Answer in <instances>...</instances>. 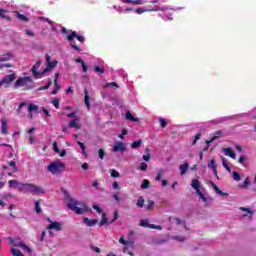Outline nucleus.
Masks as SVG:
<instances>
[{
  "label": "nucleus",
  "mask_w": 256,
  "mask_h": 256,
  "mask_svg": "<svg viewBox=\"0 0 256 256\" xmlns=\"http://www.w3.org/2000/svg\"><path fill=\"white\" fill-rule=\"evenodd\" d=\"M106 89L116 87V89H119V85L115 82H108L104 85Z\"/></svg>",
  "instance_id": "obj_39"
},
{
  "label": "nucleus",
  "mask_w": 256,
  "mask_h": 256,
  "mask_svg": "<svg viewBox=\"0 0 256 256\" xmlns=\"http://www.w3.org/2000/svg\"><path fill=\"white\" fill-rule=\"evenodd\" d=\"M57 60L51 61V56L49 54H46V67L43 69V73H49V71H53L55 67H57Z\"/></svg>",
  "instance_id": "obj_6"
},
{
  "label": "nucleus",
  "mask_w": 256,
  "mask_h": 256,
  "mask_svg": "<svg viewBox=\"0 0 256 256\" xmlns=\"http://www.w3.org/2000/svg\"><path fill=\"white\" fill-rule=\"evenodd\" d=\"M8 240L10 241V245H13V247H21V249H23L24 251H27V253L31 255L32 250L25 243L23 242L16 243L15 240H13V238H8Z\"/></svg>",
  "instance_id": "obj_9"
},
{
  "label": "nucleus",
  "mask_w": 256,
  "mask_h": 256,
  "mask_svg": "<svg viewBox=\"0 0 256 256\" xmlns=\"http://www.w3.org/2000/svg\"><path fill=\"white\" fill-rule=\"evenodd\" d=\"M49 225L46 227V229L48 230H53V231H62L63 230V222H59V221H54L51 222L49 219Z\"/></svg>",
  "instance_id": "obj_10"
},
{
  "label": "nucleus",
  "mask_w": 256,
  "mask_h": 256,
  "mask_svg": "<svg viewBox=\"0 0 256 256\" xmlns=\"http://www.w3.org/2000/svg\"><path fill=\"white\" fill-rule=\"evenodd\" d=\"M239 210L244 211V214H242V217H248V219H251L253 217L254 212L251 211V209L245 208V207H240Z\"/></svg>",
  "instance_id": "obj_16"
},
{
  "label": "nucleus",
  "mask_w": 256,
  "mask_h": 256,
  "mask_svg": "<svg viewBox=\"0 0 256 256\" xmlns=\"http://www.w3.org/2000/svg\"><path fill=\"white\" fill-rule=\"evenodd\" d=\"M147 11L148 12L161 11L163 14H158L159 17H162V19H164V21H173V17H171V15H172L171 11H173V9L168 8L167 6L159 7V6L155 5L152 8L150 7L148 9L137 8L135 10V13H137V15H141L143 13H147Z\"/></svg>",
  "instance_id": "obj_2"
},
{
  "label": "nucleus",
  "mask_w": 256,
  "mask_h": 256,
  "mask_svg": "<svg viewBox=\"0 0 256 256\" xmlns=\"http://www.w3.org/2000/svg\"><path fill=\"white\" fill-rule=\"evenodd\" d=\"M10 167H12L13 171H17V166L15 165L14 161L10 162Z\"/></svg>",
  "instance_id": "obj_64"
},
{
  "label": "nucleus",
  "mask_w": 256,
  "mask_h": 256,
  "mask_svg": "<svg viewBox=\"0 0 256 256\" xmlns=\"http://www.w3.org/2000/svg\"><path fill=\"white\" fill-rule=\"evenodd\" d=\"M222 133L223 132H221V130L215 132L214 136L210 140H206V144L211 145L213 141H216V139H219V137H221Z\"/></svg>",
  "instance_id": "obj_23"
},
{
  "label": "nucleus",
  "mask_w": 256,
  "mask_h": 256,
  "mask_svg": "<svg viewBox=\"0 0 256 256\" xmlns=\"http://www.w3.org/2000/svg\"><path fill=\"white\" fill-rule=\"evenodd\" d=\"M76 63H80L82 65V71L87 73V66L85 65V61H83V59L77 58Z\"/></svg>",
  "instance_id": "obj_34"
},
{
  "label": "nucleus",
  "mask_w": 256,
  "mask_h": 256,
  "mask_svg": "<svg viewBox=\"0 0 256 256\" xmlns=\"http://www.w3.org/2000/svg\"><path fill=\"white\" fill-rule=\"evenodd\" d=\"M50 85H52L51 80L48 81V83H47L46 86H41V87H39V88H38V91H45V90H47V89L49 88Z\"/></svg>",
  "instance_id": "obj_48"
},
{
  "label": "nucleus",
  "mask_w": 256,
  "mask_h": 256,
  "mask_svg": "<svg viewBox=\"0 0 256 256\" xmlns=\"http://www.w3.org/2000/svg\"><path fill=\"white\" fill-rule=\"evenodd\" d=\"M139 169H140V171H147V163L141 162Z\"/></svg>",
  "instance_id": "obj_53"
},
{
  "label": "nucleus",
  "mask_w": 256,
  "mask_h": 256,
  "mask_svg": "<svg viewBox=\"0 0 256 256\" xmlns=\"http://www.w3.org/2000/svg\"><path fill=\"white\" fill-rule=\"evenodd\" d=\"M199 139H201V133H198L194 136V140L192 142V145H195L199 141Z\"/></svg>",
  "instance_id": "obj_54"
},
{
  "label": "nucleus",
  "mask_w": 256,
  "mask_h": 256,
  "mask_svg": "<svg viewBox=\"0 0 256 256\" xmlns=\"http://www.w3.org/2000/svg\"><path fill=\"white\" fill-rule=\"evenodd\" d=\"M15 79V74H10L5 76L1 81H0V87L2 85H9V83H13V80Z\"/></svg>",
  "instance_id": "obj_14"
},
{
  "label": "nucleus",
  "mask_w": 256,
  "mask_h": 256,
  "mask_svg": "<svg viewBox=\"0 0 256 256\" xmlns=\"http://www.w3.org/2000/svg\"><path fill=\"white\" fill-rule=\"evenodd\" d=\"M47 171L52 175L63 173V171H65V163L61 162V160L51 162L47 167Z\"/></svg>",
  "instance_id": "obj_5"
},
{
  "label": "nucleus",
  "mask_w": 256,
  "mask_h": 256,
  "mask_svg": "<svg viewBox=\"0 0 256 256\" xmlns=\"http://www.w3.org/2000/svg\"><path fill=\"white\" fill-rule=\"evenodd\" d=\"M116 219H119V212L117 211L114 212V218L109 222V225H111L112 223H115Z\"/></svg>",
  "instance_id": "obj_57"
},
{
  "label": "nucleus",
  "mask_w": 256,
  "mask_h": 256,
  "mask_svg": "<svg viewBox=\"0 0 256 256\" xmlns=\"http://www.w3.org/2000/svg\"><path fill=\"white\" fill-rule=\"evenodd\" d=\"M165 171L163 169H160L156 175V181H161V177H163V174Z\"/></svg>",
  "instance_id": "obj_47"
},
{
  "label": "nucleus",
  "mask_w": 256,
  "mask_h": 256,
  "mask_svg": "<svg viewBox=\"0 0 256 256\" xmlns=\"http://www.w3.org/2000/svg\"><path fill=\"white\" fill-rule=\"evenodd\" d=\"M39 19H41L42 21H46L48 25H51L53 33H57V26L53 25V21L43 17H40Z\"/></svg>",
  "instance_id": "obj_27"
},
{
  "label": "nucleus",
  "mask_w": 256,
  "mask_h": 256,
  "mask_svg": "<svg viewBox=\"0 0 256 256\" xmlns=\"http://www.w3.org/2000/svg\"><path fill=\"white\" fill-rule=\"evenodd\" d=\"M9 187H18L19 182L16 180H10L9 182Z\"/></svg>",
  "instance_id": "obj_50"
},
{
  "label": "nucleus",
  "mask_w": 256,
  "mask_h": 256,
  "mask_svg": "<svg viewBox=\"0 0 256 256\" xmlns=\"http://www.w3.org/2000/svg\"><path fill=\"white\" fill-rule=\"evenodd\" d=\"M121 3H132V5H145V3H161V0H120Z\"/></svg>",
  "instance_id": "obj_7"
},
{
  "label": "nucleus",
  "mask_w": 256,
  "mask_h": 256,
  "mask_svg": "<svg viewBox=\"0 0 256 256\" xmlns=\"http://www.w3.org/2000/svg\"><path fill=\"white\" fill-rule=\"evenodd\" d=\"M75 38L80 41V43H83V41H85V37L77 35V32L75 31L67 36V40L69 41V43H73V39Z\"/></svg>",
  "instance_id": "obj_13"
},
{
  "label": "nucleus",
  "mask_w": 256,
  "mask_h": 256,
  "mask_svg": "<svg viewBox=\"0 0 256 256\" xmlns=\"http://www.w3.org/2000/svg\"><path fill=\"white\" fill-rule=\"evenodd\" d=\"M0 17H2V19H7L8 21L11 20V17L7 15V10L5 9H0Z\"/></svg>",
  "instance_id": "obj_32"
},
{
  "label": "nucleus",
  "mask_w": 256,
  "mask_h": 256,
  "mask_svg": "<svg viewBox=\"0 0 256 256\" xmlns=\"http://www.w3.org/2000/svg\"><path fill=\"white\" fill-rule=\"evenodd\" d=\"M251 185V179L249 177L245 178L242 185H240L241 189H247Z\"/></svg>",
  "instance_id": "obj_33"
},
{
  "label": "nucleus",
  "mask_w": 256,
  "mask_h": 256,
  "mask_svg": "<svg viewBox=\"0 0 256 256\" xmlns=\"http://www.w3.org/2000/svg\"><path fill=\"white\" fill-rule=\"evenodd\" d=\"M232 178L234 179V181H241V175L239 174V172H233Z\"/></svg>",
  "instance_id": "obj_46"
},
{
  "label": "nucleus",
  "mask_w": 256,
  "mask_h": 256,
  "mask_svg": "<svg viewBox=\"0 0 256 256\" xmlns=\"http://www.w3.org/2000/svg\"><path fill=\"white\" fill-rule=\"evenodd\" d=\"M92 207L99 215H103V213H105L97 204H94Z\"/></svg>",
  "instance_id": "obj_44"
},
{
  "label": "nucleus",
  "mask_w": 256,
  "mask_h": 256,
  "mask_svg": "<svg viewBox=\"0 0 256 256\" xmlns=\"http://www.w3.org/2000/svg\"><path fill=\"white\" fill-rule=\"evenodd\" d=\"M53 149L56 153H61V150H59V146H57V142H53Z\"/></svg>",
  "instance_id": "obj_59"
},
{
  "label": "nucleus",
  "mask_w": 256,
  "mask_h": 256,
  "mask_svg": "<svg viewBox=\"0 0 256 256\" xmlns=\"http://www.w3.org/2000/svg\"><path fill=\"white\" fill-rule=\"evenodd\" d=\"M196 193L199 196V198L201 199V201L203 203H205V205H207V197H205V194H203V192H201V190H198Z\"/></svg>",
  "instance_id": "obj_35"
},
{
  "label": "nucleus",
  "mask_w": 256,
  "mask_h": 256,
  "mask_svg": "<svg viewBox=\"0 0 256 256\" xmlns=\"http://www.w3.org/2000/svg\"><path fill=\"white\" fill-rule=\"evenodd\" d=\"M126 149H127V147L125 146V143L119 142V141L115 142V144L112 147L113 153H117L119 151L121 153H125Z\"/></svg>",
  "instance_id": "obj_11"
},
{
  "label": "nucleus",
  "mask_w": 256,
  "mask_h": 256,
  "mask_svg": "<svg viewBox=\"0 0 256 256\" xmlns=\"http://www.w3.org/2000/svg\"><path fill=\"white\" fill-rule=\"evenodd\" d=\"M35 211L36 213H41V205L39 204V201H35Z\"/></svg>",
  "instance_id": "obj_52"
},
{
  "label": "nucleus",
  "mask_w": 256,
  "mask_h": 256,
  "mask_svg": "<svg viewBox=\"0 0 256 256\" xmlns=\"http://www.w3.org/2000/svg\"><path fill=\"white\" fill-rule=\"evenodd\" d=\"M84 103L88 109H90L91 104L89 103V93L87 92V89L84 90Z\"/></svg>",
  "instance_id": "obj_28"
},
{
  "label": "nucleus",
  "mask_w": 256,
  "mask_h": 256,
  "mask_svg": "<svg viewBox=\"0 0 256 256\" xmlns=\"http://www.w3.org/2000/svg\"><path fill=\"white\" fill-rule=\"evenodd\" d=\"M222 165L226 169V171H228V173H231V168L229 167L227 158H222Z\"/></svg>",
  "instance_id": "obj_36"
},
{
  "label": "nucleus",
  "mask_w": 256,
  "mask_h": 256,
  "mask_svg": "<svg viewBox=\"0 0 256 256\" xmlns=\"http://www.w3.org/2000/svg\"><path fill=\"white\" fill-rule=\"evenodd\" d=\"M99 225L100 227H103V225H107V214L102 213V219L100 220Z\"/></svg>",
  "instance_id": "obj_40"
},
{
  "label": "nucleus",
  "mask_w": 256,
  "mask_h": 256,
  "mask_svg": "<svg viewBox=\"0 0 256 256\" xmlns=\"http://www.w3.org/2000/svg\"><path fill=\"white\" fill-rule=\"evenodd\" d=\"M35 141H36L35 136L30 135L29 136V143H30V145H33V143H35Z\"/></svg>",
  "instance_id": "obj_63"
},
{
  "label": "nucleus",
  "mask_w": 256,
  "mask_h": 256,
  "mask_svg": "<svg viewBox=\"0 0 256 256\" xmlns=\"http://www.w3.org/2000/svg\"><path fill=\"white\" fill-rule=\"evenodd\" d=\"M11 59H13V53L11 52H7L3 55L0 56V61H11ZM2 67H11L10 64H0V69H2Z\"/></svg>",
  "instance_id": "obj_12"
},
{
  "label": "nucleus",
  "mask_w": 256,
  "mask_h": 256,
  "mask_svg": "<svg viewBox=\"0 0 256 256\" xmlns=\"http://www.w3.org/2000/svg\"><path fill=\"white\" fill-rule=\"evenodd\" d=\"M94 70L96 73H101V74L105 73V69L100 66H95Z\"/></svg>",
  "instance_id": "obj_51"
},
{
  "label": "nucleus",
  "mask_w": 256,
  "mask_h": 256,
  "mask_svg": "<svg viewBox=\"0 0 256 256\" xmlns=\"http://www.w3.org/2000/svg\"><path fill=\"white\" fill-rule=\"evenodd\" d=\"M128 131L127 129H123L122 130V133L118 136L119 139H124L125 135H127Z\"/></svg>",
  "instance_id": "obj_60"
},
{
  "label": "nucleus",
  "mask_w": 256,
  "mask_h": 256,
  "mask_svg": "<svg viewBox=\"0 0 256 256\" xmlns=\"http://www.w3.org/2000/svg\"><path fill=\"white\" fill-rule=\"evenodd\" d=\"M141 143H143L141 140L134 141L131 145L132 149H139V147H141Z\"/></svg>",
  "instance_id": "obj_42"
},
{
  "label": "nucleus",
  "mask_w": 256,
  "mask_h": 256,
  "mask_svg": "<svg viewBox=\"0 0 256 256\" xmlns=\"http://www.w3.org/2000/svg\"><path fill=\"white\" fill-rule=\"evenodd\" d=\"M98 155L100 159H105V150H103V148H100L98 151Z\"/></svg>",
  "instance_id": "obj_56"
},
{
  "label": "nucleus",
  "mask_w": 256,
  "mask_h": 256,
  "mask_svg": "<svg viewBox=\"0 0 256 256\" xmlns=\"http://www.w3.org/2000/svg\"><path fill=\"white\" fill-rule=\"evenodd\" d=\"M189 170V163H184L179 166L180 175H185Z\"/></svg>",
  "instance_id": "obj_24"
},
{
  "label": "nucleus",
  "mask_w": 256,
  "mask_h": 256,
  "mask_svg": "<svg viewBox=\"0 0 256 256\" xmlns=\"http://www.w3.org/2000/svg\"><path fill=\"white\" fill-rule=\"evenodd\" d=\"M11 198V194H5L2 198L0 197V206L5 207L7 205L5 202H3V199H9Z\"/></svg>",
  "instance_id": "obj_41"
},
{
  "label": "nucleus",
  "mask_w": 256,
  "mask_h": 256,
  "mask_svg": "<svg viewBox=\"0 0 256 256\" xmlns=\"http://www.w3.org/2000/svg\"><path fill=\"white\" fill-rule=\"evenodd\" d=\"M199 139H201V133H198L194 136V140L192 142V145H195L199 141Z\"/></svg>",
  "instance_id": "obj_55"
},
{
  "label": "nucleus",
  "mask_w": 256,
  "mask_h": 256,
  "mask_svg": "<svg viewBox=\"0 0 256 256\" xmlns=\"http://www.w3.org/2000/svg\"><path fill=\"white\" fill-rule=\"evenodd\" d=\"M159 123L163 129L167 127V119L165 118H159Z\"/></svg>",
  "instance_id": "obj_45"
},
{
  "label": "nucleus",
  "mask_w": 256,
  "mask_h": 256,
  "mask_svg": "<svg viewBox=\"0 0 256 256\" xmlns=\"http://www.w3.org/2000/svg\"><path fill=\"white\" fill-rule=\"evenodd\" d=\"M137 207L142 208L145 205V199L143 196H140L136 203Z\"/></svg>",
  "instance_id": "obj_38"
},
{
  "label": "nucleus",
  "mask_w": 256,
  "mask_h": 256,
  "mask_svg": "<svg viewBox=\"0 0 256 256\" xmlns=\"http://www.w3.org/2000/svg\"><path fill=\"white\" fill-rule=\"evenodd\" d=\"M68 127L70 129H81V125L79 124V119H73L69 122Z\"/></svg>",
  "instance_id": "obj_19"
},
{
  "label": "nucleus",
  "mask_w": 256,
  "mask_h": 256,
  "mask_svg": "<svg viewBox=\"0 0 256 256\" xmlns=\"http://www.w3.org/2000/svg\"><path fill=\"white\" fill-rule=\"evenodd\" d=\"M54 89H61V85H59V74H55Z\"/></svg>",
  "instance_id": "obj_37"
},
{
  "label": "nucleus",
  "mask_w": 256,
  "mask_h": 256,
  "mask_svg": "<svg viewBox=\"0 0 256 256\" xmlns=\"http://www.w3.org/2000/svg\"><path fill=\"white\" fill-rule=\"evenodd\" d=\"M59 101H61V98H51L50 103L55 107V109L59 108Z\"/></svg>",
  "instance_id": "obj_30"
},
{
  "label": "nucleus",
  "mask_w": 256,
  "mask_h": 256,
  "mask_svg": "<svg viewBox=\"0 0 256 256\" xmlns=\"http://www.w3.org/2000/svg\"><path fill=\"white\" fill-rule=\"evenodd\" d=\"M222 151H223V153L226 157H230L231 159H236L235 158V151H233V149L223 148Z\"/></svg>",
  "instance_id": "obj_18"
},
{
  "label": "nucleus",
  "mask_w": 256,
  "mask_h": 256,
  "mask_svg": "<svg viewBox=\"0 0 256 256\" xmlns=\"http://www.w3.org/2000/svg\"><path fill=\"white\" fill-rule=\"evenodd\" d=\"M208 168L211 169L215 177H217V164H215V160H210L208 162Z\"/></svg>",
  "instance_id": "obj_22"
},
{
  "label": "nucleus",
  "mask_w": 256,
  "mask_h": 256,
  "mask_svg": "<svg viewBox=\"0 0 256 256\" xmlns=\"http://www.w3.org/2000/svg\"><path fill=\"white\" fill-rule=\"evenodd\" d=\"M39 67H41V62H36L35 65L32 67V75L35 79H41L45 75V72L39 71Z\"/></svg>",
  "instance_id": "obj_8"
},
{
  "label": "nucleus",
  "mask_w": 256,
  "mask_h": 256,
  "mask_svg": "<svg viewBox=\"0 0 256 256\" xmlns=\"http://www.w3.org/2000/svg\"><path fill=\"white\" fill-rule=\"evenodd\" d=\"M191 187H192V189H195L196 192L200 191L199 188L201 187V182H199V180H197V179H193L192 183H191Z\"/></svg>",
  "instance_id": "obj_25"
},
{
  "label": "nucleus",
  "mask_w": 256,
  "mask_h": 256,
  "mask_svg": "<svg viewBox=\"0 0 256 256\" xmlns=\"http://www.w3.org/2000/svg\"><path fill=\"white\" fill-rule=\"evenodd\" d=\"M140 227L152 229V228H155V224H150L149 220L143 219V220H140Z\"/></svg>",
  "instance_id": "obj_20"
},
{
  "label": "nucleus",
  "mask_w": 256,
  "mask_h": 256,
  "mask_svg": "<svg viewBox=\"0 0 256 256\" xmlns=\"http://www.w3.org/2000/svg\"><path fill=\"white\" fill-rule=\"evenodd\" d=\"M111 177H115V178L119 177V172L117 170L113 169L111 171Z\"/></svg>",
  "instance_id": "obj_61"
},
{
  "label": "nucleus",
  "mask_w": 256,
  "mask_h": 256,
  "mask_svg": "<svg viewBox=\"0 0 256 256\" xmlns=\"http://www.w3.org/2000/svg\"><path fill=\"white\" fill-rule=\"evenodd\" d=\"M219 123H221V120H211V121L207 122V126L211 127V125H217Z\"/></svg>",
  "instance_id": "obj_49"
},
{
  "label": "nucleus",
  "mask_w": 256,
  "mask_h": 256,
  "mask_svg": "<svg viewBox=\"0 0 256 256\" xmlns=\"http://www.w3.org/2000/svg\"><path fill=\"white\" fill-rule=\"evenodd\" d=\"M14 13H15L17 19H19L20 21H24V22L29 21V19L27 18V16H25V15L19 13V11H15Z\"/></svg>",
  "instance_id": "obj_29"
},
{
  "label": "nucleus",
  "mask_w": 256,
  "mask_h": 256,
  "mask_svg": "<svg viewBox=\"0 0 256 256\" xmlns=\"http://www.w3.org/2000/svg\"><path fill=\"white\" fill-rule=\"evenodd\" d=\"M10 253L13 255V256H25L23 255V252H21V250L17 249V248H12L10 250Z\"/></svg>",
  "instance_id": "obj_31"
},
{
  "label": "nucleus",
  "mask_w": 256,
  "mask_h": 256,
  "mask_svg": "<svg viewBox=\"0 0 256 256\" xmlns=\"http://www.w3.org/2000/svg\"><path fill=\"white\" fill-rule=\"evenodd\" d=\"M127 121H132V123H137L139 121V118H135L133 114H131V111L127 110L126 111V116H125Z\"/></svg>",
  "instance_id": "obj_21"
},
{
  "label": "nucleus",
  "mask_w": 256,
  "mask_h": 256,
  "mask_svg": "<svg viewBox=\"0 0 256 256\" xmlns=\"http://www.w3.org/2000/svg\"><path fill=\"white\" fill-rule=\"evenodd\" d=\"M64 193V199L67 203V207L70 211H74L76 215H83L84 213H87L89 211V208L87 207V203L84 201H79L69 194L67 190L63 191Z\"/></svg>",
  "instance_id": "obj_1"
},
{
  "label": "nucleus",
  "mask_w": 256,
  "mask_h": 256,
  "mask_svg": "<svg viewBox=\"0 0 256 256\" xmlns=\"http://www.w3.org/2000/svg\"><path fill=\"white\" fill-rule=\"evenodd\" d=\"M83 223H85V225H87V227H95V225H97V223H98V220L97 219L90 220L89 218L84 217Z\"/></svg>",
  "instance_id": "obj_17"
},
{
  "label": "nucleus",
  "mask_w": 256,
  "mask_h": 256,
  "mask_svg": "<svg viewBox=\"0 0 256 256\" xmlns=\"http://www.w3.org/2000/svg\"><path fill=\"white\" fill-rule=\"evenodd\" d=\"M119 243H120L121 245H129V242L125 241V239H124L123 237H120Z\"/></svg>",
  "instance_id": "obj_62"
},
{
  "label": "nucleus",
  "mask_w": 256,
  "mask_h": 256,
  "mask_svg": "<svg viewBox=\"0 0 256 256\" xmlns=\"http://www.w3.org/2000/svg\"><path fill=\"white\" fill-rule=\"evenodd\" d=\"M113 199H114V201H116V203H119L121 201V198H119V192H117L113 195Z\"/></svg>",
  "instance_id": "obj_58"
},
{
  "label": "nucleus",
  "mask_w": 256,
  "mask_h": 256,
  "mask_svg": "<svg viewBox=\"0 0 256 256\" xmlns=\"http://www.w3.org/2000/svg\"><path fill=\"white\" fill-rule=\"evenodd\" d=\"M20 193H35L36 195H45V189L35 184H20L18 187Z\"/></svg>",
  "instance_id": "obj_3"
},
{
  "label": "nucleus",
  "mask_w": 256,
  "mask_h": 256,
  "mask_svg": "<svg viewBox=\"0 0 256 256\" xmlns=\"http://www.w3.org/2000/svg\"><path fill=\"white\" fill-rule=\"evenodd\" d=\"M35 82L29 76L20 77L14 83V89H19L23 87L24 91H29V89H33Z\"/></svg>",
  "instance_id": "obj_4"
},
{
  "label": "nucleus",
  "mask_w": 256,
  "mask_h": 256,
  "mask_svg": "<svg viewBox=\"0 0 256 256\" xmlns=\"http://www.w3.org/2000/svg\"><path fill=\"white\" fill-rule=\"evenodd\" d=\"M0 123L2 135H9V131L7 130V119L1 118Z\"/></svg>",
  "instance_id": "obj_15"
},
{
  "label": "nucleus",
  "mask_w": 256,
  "mask_h": 256,
  "mask_svg": "<svg viewBox=\"0 0 256 256\" xmlns=\"http://www.w3.org/2000/svg\"><path fill=\"white\" fill-rule=\"evenodd\" d=\"M39 111V106L35 104L28 105V113H37Z\"/></svg>",
  "instance_id": "obj_26"
},
{
  "label": "nucleus",
  "mask_w": 256,
  "mask_h": 256,
  "mask_svg": "<svg viewBox=\"0 0 256 256\" xmlns=\"http://www.w3.org/2000/svg\"><path fill=\"white\" fill-rule=\"evenodd\" d=\"M150 182L147 179H144L141 184V189H149Z\"/></svg>",
  "instance_id": "obj_43"
}]
</instances>
